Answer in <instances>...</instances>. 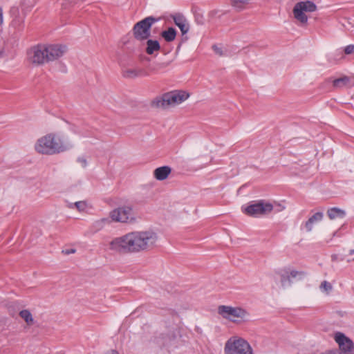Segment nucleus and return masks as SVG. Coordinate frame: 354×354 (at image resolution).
I'll return each instance as SVG.
<instances>
[{
  "mask_svg": "<svg viewBox=\"0 0 354 354\" xmlns=\"http://www.w3.org/2000/svg\"><path fill=\"white\" fill-rule=\"evenodd\" d=\"M344 53L346 55H351L354 53V44H350L344 48Z\"/></svg>",
  "mask_w": 354,
  "mask_h": 354,
  "instance_id": "c756f323",
  "label": "nucleus"
},
{
  "mask_svg": "<svg viewBox=\"0 0 354 354\" xmlns=\"http://www.w3.org/2000/svg\"><path fill=\"white\" fill-rule=\"evenodd\" d=\"M189 96V93L184 91H173L153 99L151 102V106L153 108L166 109L169 106H175L182 103Z\"/></svg>",
  "mask_w": 354,
  "mask_h": 354,
  "instance_id": "7ed1b4c3",
  "label": "nucleus"
},
{
  "mask_svg": "<svg viewBox=\"0 0 354 354\" xmlns=\"http://www.w3.org/2000/svg\"><path fill=\"white\" fill-rule=\"evenodd\" d=\"M242 209L245 214L250 216L259 217L270 214L273 210V205L264 200H259L252 202L245 207H242Z\"/></svg>",
  "mask_w": 354,
  "mask_h": 354,
  "instance_id": "423d86ee",
  "label": "nucleus"
},
{
  "mask_svg": "<svg viewBox=\"0 0 354 354\" xmlns=\"http://www.w3.org/2000/svg\"><path fill=\"white\" fill-rule=\"evenodd\" d=\"M213 48L216 54H218L219 55H222V51L219 48H218L216 46H213Z\"/></svg>",
  "mask_w": 354,
  "mask_h": 354,
  "instance_id": "f704fd0d",
  "label": "nucleus"
},
{
  "mask_svg": "<svg viewBox=\"0 0 354 354\" xmlns=\"http://www.w3.org/2000/svg\"><path fill=\"white\" fill-rule=\"evenodd\" d=\"M19 316L23 319L28 325H32L33 324V317L28 310H22L19 312Z\"/></svg>",
  "mask_w": 354,
  "mask_h": 354,
  "instance_id": "4be33fe9",
  "label": "nucleus"
},
{
  "mask_svg": "<svg viewBox=\"0 0 354 354\" xmlns=\"http://www.w3.org/2000/svg\"><path fill=\"white\" fill-rule=\"evenodd\" d=\"M317 10L316 4L311 1H303L297 3L292 10L295 18L301 24H305L308 21L306 12H313Z\"/></svg>",
  "mask_w": 354,
  "mask_h": 354,
  "instance_id": "0eeeda50",
  "label": "nucleus"
},
{
  "mask_svg": "<svg viewBox=\"0 0 354 354\" xmlns=\"http://www.w3.org/2000/svg\"><path fill=\"white\" fill-rule=\"evenodd\" d=\"M175 25H176L180 30L183 35L188 32L189 30V24L185 16L180 13H176L171 15Z\"/></svg>",
  "mask_w": 354,
  "mask_h": 354,
  "instance_id": "ddd939ff",
  "label": "nucleus"
},
{
  "mask_svg": "<svg viewBox=\"0 0 354 354\" xmlns=\"http://www.w3.org/2000/svg\"><path fill=\"white\" fill-rule=\"evenodd\" d=\"M158 239L153 231H136L113 239L109 249L120 254L136 253L152 248Z\"/></svg>",
  "mask_w": 354,
  "mask_h": 354,
  "instance_id": "f257e3e1",
  "label": "nucleus"
},
{
  "mask_svg": "<svg viewBox=\"0 0 354 354\" xmlns=\"http://www.w3.org/2000/svg\"><path fill=\"white\" fill-rule=\"evenodd\" d=\"M218 313L224 319L234 321L235 318H245L248 312L240 307H232L230 306L221 305L218 307Z\"/></svg>",
  "mask_w": 354,
  "mask_h": 354,
  "instance_id": "9d476101",
  "label": "nucleus"
},
{
  "mask_svg": "<svg viewBox=\"0 0 354 354\" xmlns=\"http://www.w3.org/2000/svg\"><path fill=\"white\" fill-rule=\"evenodd\" d=\"M159 20L160 18L149 16L135 24L132 29L134 38L138 41L148 39L151 36L152 25Z\"/></svg>",
  "mask_w": 354,
  "mask_h": 354,
  "instance_id": "20e7f679",
  "label": "nucleus"
},
{
  "mask_svg": "<svg viewBox=\"0 0 354 354\" xmlns=\"http://www.w3.org/2000/svg\"><path fill=\"white\" fill-rule=\"evenodd\" d=\"M298 274H299V272H297V271H296V270H290L289 269V275H290V277L295 278V277H296Z\"/></svg>",
  "mask_w": 354,
  "mask_h": 354,
  "instance_id": "473e14b6",
  "label": "nucleus"
},
{
  "mask_svg": "<svg viewBox=\"0 0 354 354\" xmlns=\"http://www.w3.org/2000/svg\"><path fill=\"white\" fill-rule=\"evenodd\" d=\"M76 250L73 248L63 250L62 252L66 255L75 253Z\"/></svg>",
  "mask_w": 354,
  "mask_h": 354,
  "instance_id": "2f4dec72",
  "label": "nucleus"
},
{
  "mask_svg": "<svg viewBox=\"0 0 354 354\" xmlns=\"http://www.w3.org/2000/svg\"><path fill=\"white\" fill-rule=\"evenodd\" d=\"M327 215L330 219L333 220L336 218H344L346 213L344 210L338 207H332L328 209Z\"/></svg>",
  "mask_w": 354,
  "mask_h": 354,
  "instance_id": "aec40b11",
  "label": "nucleus"
},
{
  "mask_svg": "<svg viewBox=\"0 0 354 354\" xmlns=\"http://www.w3.org/2000/svg\"><path fill=\"white\" fill-rule=\"evenodd\" d=\"M251 0H230L231 6L238 10H242Z\"/></svg>",
  "mask_w": 354,
  "mask_h": 354,
  "instance_id": "5701e85b",
  "label": "nucleus"
},
{
  "mask_svg": "<svg viewBox=\"0 0 354 354\" xmlns=\"http://www.w3.org/2000/svg\"><path fill=\"white\" fill-rule=\"evenodd\" d=\"M27 57L30 63L37 66L48 63L46 59L45 44H37L29 48L27 51Z\"/></svg>",
  "mask_w": 354,
  "mask_h": 354,
  "instance_id": "1a4fd4ad",
  "label": "nucleus"
},
{
  "mask_svg": "<svg viewBox=\"0 0 354 354\" xmlns=\"http://www.w3.org/2000/svg\"><path fill=\"white\" fill-rule=\"evenodd\" d=\"M45 49L48 62L59 59L66 52V46L59 44H45Z\"/></svg>",
  "mask_w": 354,
  "mask_h": 354,
  "instance_id": "9b49d317",
  "label": "nucleus"
},
{
  "mask_svg": "<svg viewBox=\"0 0 354 354\" xmlns=\"http://www.w3.org/2000/svg\"><path fill=\"white\" fill-rule=\"evenodd\" d=\"M323 218L322 212H317L310 216L308 220L305 223L304 227L307 232H310L313 229V224L316 222L322 221Z\"/></svg>",
  "mask_w": 354,
  "mask_h": 354,
  "instance_id": "dca6fc26",
  "label": "nucleus"
},
{
  "mask_svg": "<svg viewBox=\"0 0 354 354\" xmlns=\"http://www.w3.org/2000/svg\"><path fill=\"white\" fill-rule=\"evenodd\" d=\"M110 217L116 222L128 223L134 221V212L131 205H124L110 212Z\"/></svg>",
  "mask_w": 354,
  "mask_h": 354,
  "instance_id": "6e6552de",
  "label": "nucleus"
},
{
  "mask_svg": "<svg viewBox=\"0 0 354 354\" xmlns=\"http://www.w3.org/2000/svg\"><path fill=\"white\" fill-rule=\"evenodd\" d=\"M74 205L80 212L84 211L86 207V204L84 201L75 202Z\"/></svg>",
  "mask_w": 354,
  "mask_h": 354,
  "instance_id": "cd10ccee",
  "label": "nucleus"
},
{
  "mask_svg": "<svg viewBox=\"0 0 354 354\" xmlns=\"http://www.w3.org/2000/svg\"><path fill=\"white\" fill-rule=\"evenodd\" d=\"M331 260L332 261H342L344 260V257L334 254L331 255Z\"/></svg>",
  "mask_w": 354,
  "mask_h": 354,
  "instance_id": "7c9ffc66",
  "label": "nucleus"
},
{
  "mask_svg": "<svg viewBox=\"0 0 354 354\" xmlns=\"http://www.w3.org/2000/svg\"><path fill=\"white\" fill-rule=\"evenodd\" d=\"M225 354H254L250 344L242 338H230L225 344Z\"/></svg>",
  "mask_w": 354,
  "mask_h": 354,
  "instance_id": "39448f33",
  "label": "nucleus"
},
{
  "mask_svg": "<svg viewBox=\"0 0 354 354\" xmlns=\"http://www.w3.org/2000/svg\"><path fill=\"white\" fill-rule=\"evenodd\" d=\"M349 254L350 255L354 254V250L353 249L349 250Z\"/></svg>",
  "mask_w": 354,
  "mask_h": 354,
  "instance_id": "e433bc0d",
  "label": "nucleus"
},
{
  "mask_svg": "<svg viewBox=\"0 0 354 354\" xmlns=\"http://www.w3.org/2000/svg\"><path fill=\"white\" fill-rule=\"evenodd\" d=\"M109 223V219L108 218H102L100 221H97L95 223L94 226L96 227V229L97 230H99L102 229L105 224Z\"/></svg>",
  "mask_w": 354,
  "mask_h": 354,
  "instance_id": "a878e982",
  "label": "nucleus"
},
{
  "mask_svg": "<svg viewBox=\"0 0 354 354\" xmlns=\"http://www.w3.org/2000/svg\"><path fill=\"white\" fill-rule=\"evenodd\" d=\"M77 161L81 162L84 167H85L86 165V159H84L83 158H78Z\"/></svg>",
  "mask_w": 354,
  "mask_h": 354,
  "instance_id": "c9c22d12",
  "label": "nucleus"
},
{
  "mask_svg": "<svg viewBox=\"0 0 354 354\" xmlns=\"http://www.w3.org/2000/svg\"><path fill=\"white\" fill-rule=\"evenodd\" d=\"M122 75L125 78H136L139 76L147 75V73L140 68H126L122 70Z\"/></svg>",
  "mask_w": 354,
  "mask_h": 354,
  "instance_id": "4468645a",
  "label": "nucleus"
},
{
  "mask_svg": "<svg viewBox=\"0 0 354 354\" xmlns=\"http://www.w3.org/2000/svg\"><path fill=\"white\" fill-rule=\"evenodd\" d=\"M335 340L339 345V351L342 354H350L353 349V342L344 333L337 332L335 334Z\"/></svg>",
  "mask_w": 354,
  "mask_h": 354,
  "instance_id": "f8f14e48",
  "label": "nucleus"
},
{
  "mask_svg": "<svg viewBox=\"0 0 354 354\" xmlns=\"http://www.w3.org/2000/svg\"><path fill=\"white\" fill-rule=\"evenodd\" d=\"M36 3V0H21V6L23 9H30Z\"/></svg>",
  "mask_w": 354,
  "mask_h": 354,
  "instance_id": "393cba45",
  "label": "nucleus"
},
{
  "mask_svg": "<svg viewBox=\"0 0 354 354\" xmlns=\"http://www.w3.org/2000/svg\"><path fill=\"white\" fill-rule=\"evenodd\" d=\"M281 277V283L283 287L289 286L291 284V279L289 275V268H284L277 272Z\"/></svg>",
  "mask_w": 354,
  "mask_h": 354,
  "instance_id": "f3484780",
  "label": "nucleus"
},
{
  "mask_svg": "<svg viewBox=\"0 0 354 354\" xmlns=\"http://www.w3.org/2000/svg\"><path fill=\"white\" fill-rule=\"evenodd\" d=\"M171 171L169 166H162L156 168L153 171L154 177L158 180H165Z\"/></svg>",
  "mask_w": 354,
  "mask_h": 354,
  "instance_id": "2eb2a0df",
  "label": "nucleus"
},
{
  "mask_svg": "<svg viewBox=\"0 0 354 354\" xmlns=\"http://www.w3.org/2000/svg\"><path fill=\"white\" fill-rule=\"evenodd\" d=\"M3 24V10L2 8L0 7V26Z\"/></svg>",
  "mask_w": 354,
  "mask_h": 354,
  "instance_id": "72a5a7b5",
  "label": "nucleus"
},
{
  "mask_svg": "<svg viewBox=\"0 0 354 354\" xmlns=\"http://www.w3.org/2000/svg\"><path fill=\"white\" fill-rule=\"evenodd\" d=\"M177 31L173 27H169L167 30L162 31L160 35L167 41H173L176 37Z\"/></svg>",
  "mask_w": 354,
  "mask_h": 354,
  "instance_id": "6ab92c4d",
  "label": "nucleus"
},
{
  "mask_svg": "<svg viewBox=\"0 0 354 354\" xmlns=\"http://www.w3.org/2000/svg\"><path fill=\"white\" fill-rule=\"evenodd\" d=\"M71 142L64 140L55 133H48L39 138L35 145V150L44 155L58 154L73 148Z\"/></svg>",
  "mask_w": 354,
  "mask_h": 354,
  "instance_id": "f03ea898",
  "label": "nucleus"
},
{
  "mask_svg": "<svg viewBox=\"0 0 354 354\" xmlns=\"http://www.w3.org/2000/svg\"><path fill=\"white\" fill-rule=\"evenodd\" d=\"M332 82L335 88H342L350 86L351 80L347 76H343L333 80Z\"/></svg>",
  "mask_w": 354,
  "mask_h": 354,
  "instance_id": "a211bd4d",
  "label": "nucleus"
},
{
  "mask_svg": "<svg viewBox=\"0 0 354 354\" xmlns=\"http://www.w3.org/2000/svg\"><path fill=\"white\" fill-rule=\"evenodd\" d=\"M168 65V62L155 63L149 66V70L151 73H156L160 70L165 68Z\"/></svg>",
  "mask_w": 354,
  "mask_h": 354,
  "instance_id": "b1692460",
  "label": "nucleus"
},
{
  "mask_svg": "<svg viewBox=\"0 0 354 354\" xmlns=\"http://www.w3.org/2000/svg\"><path fill=\"white\" fill-rule=\"evenodd\" d=\"M320 288L325 290L326 292H328L332 290V286L329 282L324 281L321 283Z\"/></svg>",
  "mask_w": 354,
  "mask_h": 354,
  "instance_id": "c85d7f7f",
  "label": "nucleus"
},
{
  "mask_svg": "<svg viewBox=\"0 0 354 354\" xmlns=\"http://www.w3.org/2000/svg\"><path fill=\"white\" fill-rule=\"evenodd\" d=\"M160 48V44L157 40L148 39L147 41L146 53L148 55H152L155 51Z\"/></svg>",
  "mask_w": 354,
  "mask_h": 354,
  "instance_id": "412c9836",
  "label": "nucleus"
},
{
  "mask_svg": "<svg viewBox=\"0 0 354 354\" xmlns=\"http://www.w3.org/2000/svg\"><path fill=\"white\" fill-rule=\"evenodd\" d=\"M195 21L198 24L202 25L204 24V17L203 15L198 12H196L194 13Z\"/></svg>",
  "mask_w": 354,
  "mask_h": 354,
  "instance_id": "bb28decb",
  "label": "nucleus"
}]
</instances>
